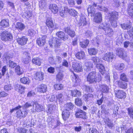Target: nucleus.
Returning <instances> with one entry per match:
<instances>
[{"label": "nucleus", "instance_id": "nucleus-11", "mask_svg": "<svg viewBox=\"0 0 133 133\" xmlns=\"http://www.w3.org/2000/svg\"><path fill=\"white\" fill-rule=\"evenodd\" d=\"M33 107L37 112H40L44 110V108L41 105L37 103H34L33 105Z\"/></svg>", "mask_w": 133, "mask_h": 133}, {"label": "nucleus", "instance_id": "nucleus-35", "mask_svg": "<svg viewBox=\"0 0 133 133\" xmlns=\"http://www.w3.org/2000/svg\"><path fill=\"white\" fill-rule=\"evenodd\" d=\"M79 22L80 24H81L82 25L84 26L86 25L87 22L85 16H81L79 20Z\"/></svg>", "mask_w": 133, "mask_h": 133}, {"label": "nucleus", "instance_id": "nucleus-10", "mask_svg": "<svg viewBox=\"0 0 133 133\" xmlns=\"http://www.w3.org/2000/svg\"><path fill=\"white\" fill-rule=\"evenodd\" d=\"M15 89L21 94H23L24 93V90L25 88L21 85L16 84L15 86Z\"/></svg>", "mask_w": 133, "mask_h": 133}, {"label": "nucleus", "instance_id": "nucleus-39", "mask_svg": "<svg viewBox=\"0 0 133 133\" xmlns=\"http://www.w3.org/2000/svg\"><path fill=\"white\" fill-rule=\"evenodd\" d=\"M115 67L116 69L119 70H122L124 68V64L121 63L119 64L116 63L115 64Z\"/></svg>", "mask_w": 133, "mask_h": 133}, {"label": "nucleus", "instance_id": "nucleus-6", "mask_svg": "<svg viewBox=\"0 0 133 133\" xmlns=\"http://www.w3.org/2000/svg\"><path fill=\"white\" fill-rule=\"evenodd\" d=\"M103 29L105 31V34L107 36L110 37L112 36L113 32L112 30L110 28V25L107 24L106 26L104 27Z\"/></svg>", "mask_w": 133, "mask_h": 133}, {"label": "nucleus", "instance_id": "nucleus-4", "mask_svg": "<svg viewBox=\"0 0 133 133\" xmlns=\"http://www.w3.org/2000/svg\"><path fill=\"white\" fill-rule=\"evenodd\" d=\"M116 52V55L121 58H123L127 56L123 48H118L117 49Z\"/></svg>", "mask_w": 133, "mask_h": 133}, {"label": "nucleus", "instance_id": "nucleus-21", "mask_svg": "<svg viewBox=\"0 0 133 133\" xmlns=\"http://www.w3.org/2000/svg\"><path fill=\"white\" fill-rule=\"evenodd\" d=\"M69 9L67 7H64L63 8L62 7L59 9V13L60 15L62 17H64L66 14L68 12Z\"/></svg>", "mask_w": 133, "mask_h": 133}, {"label": "nucleus", "instance_id": "nucleus-56", "mask_svg": "<svg viewBox=\"0 0 133 133\" xmlns=\"http://www.w3.org/2000/svg\"><path fill=\"white\" fill-rule=\"evenodd\" d=\"M111 25L114 28L116 27L117 26V23L116 20H113L111 21L110 20Z\"/></svg>", "mask_w": 133, "mask_h": 133}, {"label": "nucleus", "instance_id": "nucleus-49", "mask_svg": "<svg viewBox=\"0 0 133 133\" xmlns=\"http://www.w3.org/2000/svg\"><path fill=\"white\" fill-rule=\"evenodd\" d=\"M120 79L122 81L125 82H127L128 81L127 76L124 74H121L120 75Z\"/></svg>", "mask_w": 133, "mask_h": 133}, {"label": "nucleus", "instance_id": "nucleus-5", "mask_svg": "<svg viewBox=\"0 0 133 133\" xmlns=\"http://www.w3.org/2000/svg\"><path fill=\"white\" fill-rule=\"evenodd\" d=\"M115 56L112 52H109L105 53L103 57V59L105 61L109 62H111L112 60L115 58Z\"/></svg>", "mask_w": 133, "mask_h": 133}, {"label": "nucleus", "instance_id": "nucleus-24", "mask_svg": "<svg viewBox=\"0 0 133 133\" xmlns=\"http://www.w3.org/2000/svg\"><path fill=\"white\" fill-rule=\"evenodd\" d=\"M70 115V112L69 111L64 110L62 112V118L65 121L68 119Z\"/></svg>", "mask_w": 133, "mask_h": 133}, {"label": "nucleus", "instance_id": "nucleus-18", "mask_svg": "<svg viewBox=\"0 0 133 133\" xmlns=\"http://www.w3.org/2000/svg\"><path fill=\"white\" fill-rule=\"evenodd\" d=\"M74 105L71 102L66 103L64 105V110L67 111H70L73 109Z\"/></svg>", "mask_w": 133, "mask_h": 133}, {"label": "nucleus", "instance_id": "nucleus-51", "mask_svg": "<svg viewBox=\"0 0 133 133\" xmlns=\"http://www.w3.org/2000/svg\"><path fill=\"white\" fill-rule=\"evenodd\" d=\"M121 26L124 29H128L131 27L130 25L125 24H121Z\"/></svg>", "mask_w": 133, "mask_h": 133}, {"label": "nucleus", "instance_id": "nucleus-58", "mask_svg": "<svg viewBox=\"0 0 133 133\" xmlns=\"http://www.w3.org/2000/svg\"><path fill=\"white\" fill-rule=\"evenodd\" d=\"M109 88L106 85H103L102 87V91L104 92H107L108 91Z\"/></svg>", "mask_w": 133, "mask_h": 133}, {"label": "nucleus", "instance_id": "nucleus-37", "mask_svg": "<svg viewBox=\"0 0 133 133\" xmlns=\"http://www.w3.org/2000/svg\"><path fill=\"white\" fill-rule=\"evenodd\" d=\"M89 41L87 39L84 41L80 42L79 43V45L82 48H85L88 46V44L89 43Z\"/></svg>", "mask_w": 133, "mask_h": 133}, {"label": "nucleus", "instance_id": "nucleus-31", "mask_svg": "<svg viewBox=\"0 0 133 133\" xmlns=\"http://www.w3.org/2000/svg\"><path fill=\"white\" fill-rule=\"evenodd\" d=\"M117 84L119 87L123 89H125L127 88V84L124 82H122L119 80L117 82Z\"/></svg>", "mask_w": 133, "mask_h": 133}, {"label": "nucleus", "instance_id": "nucleus-34", "mask_svg": "<svg viewBox=\"0 0 133 133\" xmlns=\"http://www.w3.org/2000/svg\"><path fill=\"white\" fill-rule=\"evenodd\" d=\"M71 94L72 96L74 97H79L81 95V92L77 90L71 91Z\"/></svg>", "mask_w": 133, "mask_h": 133}, {"label": "nucleus", "instance_id": "nucleus-61", "mask_svg": "<svg viewBox=\"0 0 133 133\" xmlns=\"http://www.w3.org/2000/svg\"><path fill=\"white\" fill-rule=\"evenodd\" d=\"M8 94L4 91H3L0 92V97L6 96Z\"/></svg>", "mask_w": 133, "mask_h": 133}, {"label": "nucleus", "instance_id": "nucleus-7", "mask_svg": "<svg viewBox=\"0 0 133 133\" xmlns=\"http://www.w3.org/2000/svg\"><path fill=\"white\" fill-rule=\"evenodd\" d=\"M72 66L74 70L75 71L79 72H81L82 69L81 64L78 62L74 63L72 64Z\"/></svg>", "mask_w": 133, "mask_h": 133}, {"label": "nucleus", "instance_id": "nucleus-50", "mask_svg": "<svg viewBox=\"0 0 133 133\" xmlns=\"http://www.w3.org/2000/svg\"><path fill=\"white\" fill-rule=\"evenodd\" d=\"M63 77V75L61 73H59L56 76L57 79L59 81L62 80Z\"/></svg>", "mask_w": 133, "mask_h": 133}, {"label": "nucleus", "instance_id": "nucleus-8", "mask_svg": "<svg viewBox=\"0 0 133 133\" xmlns=\"http://www.w3.org/2000/svg\"><path fill=\"white\" fill-rule=\"evenodd\" d=\"M56 35L59 38L63 40L64 41L68 39V36L66 35L65 36V34L63 31H58L56 33Z\"/></svg>", "mask_w": 133, "mask_h": 133}, {"label": "nucleus", "instance_id": "nucleus-62", "mask_svg": "<svg viewBox=\"0 0 133 133\" xmlns=\"http://www.w3.org/2000/svg\"><path fill=\"white\" fill-rule=\"evenodd\" d=\"M35 93L32 91H31L28 93L27 94V96L28 97H30L34 96L35 95Z\"/></svg>", "mask_w": 133, "mask_h": 133}, {"label": "nucleus", "instance_id": "nucleus-53", "mask_svg": "<svg viewBox=\"0 0 133 133\" xmlns=\"http://www.w3.org/2000/svg\"><path fill=\"white\" fill-rule=\"evenodd\" d=\"M128 114L131 118H133V109L129 108L128 109Z\"/></svg>", "mask_w": 133, "mask_h": 133}, {"label": "nucleus", "instance_id": "nucleus-44", "mask_svg": "<svg viewBox=\"0 0 133 133\" xmlns=\"http://www.w3.org/2000/svg\"><path fill=\"white\" fill-rule=\"evenodd\" d=\"M75 103L77 106H81L82 104V101L81 99L79 98H76L75 99Z\"/></svg>", "mask_w": 133, "mask_h": 133}, {"label": "nucleus", "instance_id": "nucleus-54", "mask_svg": "<svg viewBox=\"0 0 133 133\" xmlns=\"http://www.w3.org/2000/svg\"><path fill=\"white\" fill-rule=\"evenodd\" d=\"M8 65L10 67L12 68H14L16 66V63L10 60L9 61Z\"/></svg>", "mask_w": 133, "mask_h": 133}, {"label": "nucleus", "instance_id": "nucleus-42", "mask_svg": "<svg viewBox=\"0 0 133 133\" xmlns=\"http://www.w3.org/2000/svg\"><path fill=\"white\" fill-rule=\"evenodd\" d=\"M56 106L55 105L50 104L48 105V112H47L51 114V112L55 109Z\"/></svg>", "mask_w": 133, "mask_h": 133}, {"label": "nucleus", "instance_id": "nucleus-40", "mask_svg": "<svg viewBox=\"0 0 133 133\" xmlns=\"http://www.w3.org/2000/svg\"><path fill=\"white\" fill-rule=\"evenodd\" d=\"M15 72L18 75H20L23 73L22 68H20L19 66H17L15 68Z\"/></svg>", "mask_w": 133, "mask_h": 133}, {"label": "nucleus", "instance_id": "nucleus-22", "mask_svg": "<svg viewBox=\"0 0 133 133\" xmlns=\"http://www.w3.org/2000/svg\"><path fill=\"white\" fill-rule=\"evenodd\" d=\"M110 17H109L110 20L112 21L113 20H116L118 18V13L116 11H113L111 13H109Z\"/></svg>", "mask_w": 133, "mask_h": 133}, {"label": "nucleus", "instance_id": "nucleus-26", "mask_svg": "<svg viewBox=\"0 0 133 133\" xmlns=\"http://www.w3.org/2000/svg\"><path fill=\"white\" fill-rule=\"evenodd\" d=\"M127 11L129 15L133 18V3L129 4Z\"/></svg>", "mask_w": 133, "mask_h": 133}, {"label": "nucleus", "instance_id": "nucleus-12", "mask_svg": "<svg viewBox=\"0 0 133 133\" xmlns=\"http://www.w3.org/2000/svg\"><path fill=\"white\" fill-rule=\"evenodd\" d=\"M116 96L119 98H122L125 97V93L122 90H118L115 91Z\"/></svg>", "mask_w": 133, "mask_h": 133}, {"label": "nucleus", "instance_id": "nucleus-63", "mask_svg": "<svg viewBox=\"0 0 133 133\" xmlns=\"http://www.w3.org/2000/svg\"><path fill=\"white\" fill-rule=\"evenodd\" d=\"M49 100L51 102H53L55 101L56 99L55 96L54 95H52L50 96L49 97Z\"/></svg>", "mask_w": 133, "mask_h": 133}, {"label": "nucleus", "instance_id": "nucleus-33", "mask_svg": "<svg viewBox=\"0 0 133 133\" xmlns=\"http://www.w3.org/2000/svg\"><path fill=\"white\" fill-rule=\"evenodd\" d=\"M20 81L21 82L25 84H29L30 82V81L29 78L24 77L21 78Z\"/></svg>", "mask_w": 133, "mask_h": 133}, {"label": "nucleus", "instance_id": "nucleus-30", "mask_svg": "<svg viewBox=\"0 0 133 133\" xmlns=\"http://www.w3.org/2000/svg\"><path fill=\"white\" fill-rule=\"evenodd\" d=\"M15 27L17 29L20 31H22L24 29V25L21 22H18L16 24Z\"/></svg>", "mask_w": 133, "mask_h": 133}, {"label": "nucleus", "instance_id": "nucleus-55", "mask_svg": "<svg viewBox=\"0 0 133 133\" xmlns=\"http://www.w3.org/2000/svg\"><path fill=\"white\" fill-rule=\"evenodd\" d=\"M23 16H25L26 18H27L32 16L30 12L26 11L25 12L23 15Z\"/></svg>", "mask_w": 133, "mask_h": 133}, {"label": "nucleus", "instance_id": "nucleus-32", "mask_svg": "<svg viewBox=\"0 0 133 133\" xmlns=\"http://www.w3.org/2000/svg\"><path fill=\"white\" fill-rule=\"evenodd\" d=\"M84 56V53L82 51L77 52L76 55V57L77 59H80L83 58Z\"/></svg>", "mask_w": 133, "mask_h": 133}, {"label": "nucleus", "instance_id": "nucleus-64", "mask_svg": "<svg viewBox=\"0 0 133 133\" xmlns=\"http://www.w3.org/2000/svg\"><path fill=\"white\" fill-rule=\"evenodd\" d=\"M125 133H133V129L132 128L127 130L125 131Z\"/></svg>", "mask_w": 133, "mask_h": 133}, {"label": "nucleus", "instance_id": "nucleus-46", "mask_svg": "<svg viewBox=\"0 0 133 133\" xmlns=\"http://www.w3.org/2000/svg\"><path fill=\"white\" fill-rule=\"evenodd\" d=\"M92 60L93 62V63L95 65L98 64L100 61V59L96 57H93Z\"/></svg>", "mask_w": 133, "mask_h": 133}, {"label": "nucleus", "instance_id": "nucleus-28", "mask_svg": "<svg viewBox=\"0 0 133 133\" xmlns=\"http://www.w3.org/2000/svg\"><path fill=\"white\" fill-rule=\"evenodd\" d=\"M32 62L33 63L35 64L40 66L41 64L42 60L40 58L38 57L32 59Z\"/></svg>", "mask_w": 133, "mask_h": 133}, {"label": "nucleus", "instance_id": "nucleus-57", "mask_svg": "<svg viewBox=\"0 0 133 133\" xmlns=\"http://www.w3.org/2000/svg\"><path fill=\"white\" fill-rule=\"evenodd\" d=\"M4 89L5 91H9L11 90L12 88L10 85H6L4 86Z\"/></svg>", "mask_w": 133, "mask_h": 133}, {"label": "nucleus", "instance_id": "nucleus-41", "mask_svg": "<svg viewBox=\"0 0 133 133\" xmlns=\"http://www.w3.org/2000/svg\"><path fill=\"white\" fill-rule=\"evenodd\" d=\"M56 98L60 103H62L64 100V97L63 94L61 93L58 94L56 96Z\"/></svg>", "mask_w": 133, "mask_h": 133}, {"label": "nucleus", "instance_id": "nucleus-48", "mask_svg": "<svg viewBox=\"0 0 133 133\" xmlns=\"http://www.w3.org/2000/svg\"><path fill=\"white\" fill-rule=\"evenodd\" d=\"M55 89L56 90H60L63 89V85L62 84H55L54 85Z\"/></svg>", "mask_w": 133, "mask_h": 133}, {"label": "nucleus", "instance_id": "nucleus-2", "mask_svg": "<svg viewBox=\"0 0 133 133\" xmlns=\"http://www.w3.org/2000/svg\"><path fill=\"white\" fill-rule=\"evenodd\" d=\"M49 44L52 48H57L61 44L60 41L55 37L51 38L49 41Z\"/></svg>", "mask_w": 133, "mask_h": 133}, {"label": "nucleus", "instance_id": "nucleus-14", "mask_svg": "<svg viewBox=\"0 0 133 133\" xmlns=\"http://www.w3.org/2000/svg\"><path fill=\"white\" fill-rule=\"evenodd\" d=\"M76 116L77 118H80L83 119H86V113L82 110H78L77 112L76 113Z\"/></svg>", "mask_w": 133, "mask_h": 133}, {"label": "nucleus", "instance_id": "nucleus-43", "mask_svg": "<svg viewBox=\"0 0 133 133\" xmlns=\"http://www.w3.org/2000/svg\"><path fill=\"white\" fill-rule=\"evenodd\" d=\"M49 63L51 65H54L56 64V62L53 56L49 57L48 58Z\"/></svg>", "mask_w": 133, "mask_h": 133}, {"label": "nucleus", "instance_id": "nucleus-29", "mask_svg": "<svg viewBox=\"0 0 133 133\" xmlns=\"http://www.w3.org/2000/svg\"><path fill=\"white\" fill-rule=\"evenodd\" d=\"M43 73L41 72H37L35 74V78L38 80H42L43 79Z\"/></svg>", "mask_w": 133, "mask_h": 133}, {"label": "nucleus", "instance_id": "nucleus-19", "mask_svg": "<svg viewBox=\"0 0 133 133\" xmlns=\"http://www.w3.org/2000/svg\"><path fill=\"white\" fill-rule=\"evenodd\" d=\"M0 25L3 28L8 27L9 26V20L8 19H3L0 22Z\"/></svg>", "mask_w": 133, "mask_h": 133}, {"label": "nucleus", "instance_id": "nucleus-9", "mask_svg": "<svg viewBox=\"0 0 133 133\" xmlns=\"http://www.w3.org/2000/svg\"><path fill=\"white\" fill-rule=\"evenodd\" d=\"M46 36H43L41 38H39L37 39L36 42L37 44L40 46H41L44 45L46 42Z\"/></svg>", "mask_w": 133, "mask_h": 133}, {"label": "nucleus", "instance_id": "nucleus-13", "mask_svg": "<svg viewBox=\"0 0 133 133\" xmlns=\"http://www.w3.org/2000/svg\"><path fill=\"white\" fill-rule=\"evenodd\" d=\"M37 91L41 93H45L47 90V88L46 85L42 84L39 85L37 88Z\"/></svg>", "mask_w": 133, "mask_h": 133}, {"label": "nucleus", "instance_id": "nucleus-45", "mask_svg": "<svg viewBox=\"0 0 133 133\" xmlns=\"http://www.w3.org/2000/svg\"><path fill=\"white\" fill-rule=\"evenodd\" d=\"M68 12L70 14L74 17L76 16L77 14V11L72 9H69Z\"/></svg>", "mask_w": 133, "mask_h": 133}, {"label": "nucleus", "instance_id": "nucleus-60", "mask_svg": "<svg viewBox=\"0 0 133 133\" xmlns=\"http://www.w3.org/2000/svg\"><path fill=\"white\" fill-rule=\"evenodd\" d=\"M55 68L52 67L48 68V71L49 72L53 74L55 72Z\"/></svg>", "mask_w": 133, "mask_h": 133}, {"label": "nucleus", "instance_id": "nucleus-3", "mask_svg": "<svg viewBox=\"0 0 133 133\" xmlns=\"http://www.w3.org/2000/svg\"><path fill=\"white\" fill-rule=\"evenodd\" d=\"M101 80V77L99 73L97 75L96 72H92V83H95L96 82H99Z\"/></svg>", "mask_w": 133, "mask_h": 133}, {"label": "nucleus", "instance_id": "nucleus-15", "mask_svg": "<svg viewBox=\"0 0 133 133\" xmlns=\"http://www.w3.org/2000/svg\"><path fill=\"white\" fill-rule=\"evenodd\" d=\"M28 40L27 38L25 36H23L17 39V41L18 44L22 45H25Z\"/></svg>", "mask_w": 133, "mask_h": 133}, {"label": "nucleus", "instance_id": "nucleus-25", "mask_svg": "<svg viewBox=\"0 0 133 133\" xmlns=\"http://www.w3.org/2000/svg\"><path fill=\"white\" fill-rule=\"evenodd\" d=\"M97 68L99 70V71L103 75L105 72V69L104 66L102 64H98L96 65Z\"/></svg>", "mask_w": 133, "mask_h": 133}, {"label": "nucleus", "instance_id": "nucleus-36", "mask_svg": "<svg viewBox=\"0 0 133 133\" xmlns=\"http://www.w3.org/2000/svg\"><path fill=\"white\" fill-rule=\"evenodd\" d=\"M105 124L109 128H112L114 126L113 123L111 121L109 118H107L104 120Z\"/></svg>", "mask_w": 133, "mask_h": 133}, {"label": "nucleus", "instance_id": "nucleus-59", "mask_svg": "<svg viewBox=\"0 0 133 133\" xmlns=\"http://www.w3.org/2000/svg\"><path fill=\"white\" fill-rule=\"evenodd\" d=\"M22 111L21 110H18L16 112V116L17 117L21 118V116L22 115Z\"/></svg>", "mask_w": 133, "mask_h": 133}, {"label": "nucleus", "instance_id": "nucleus-17", "mask_svg": "<svg viewBox=\"0 0 133 133\" xmlns=\"http://www.w3.org/2000/svg\"><path fill=\"white\" fill-rule=\"evenodd\" d=\"M102 20V17L101 14L98 12L94 16V21L97 23L100 22Z\"/></svg>", "mask_w": 133, "mask_h": 133}, {"label": "nucleus", "instance_id": "nucleus-1", "mask_svg": "<svg viewBox=\"0 0 133 133\" xmlns=\"http://www.w3.org/2000/svg\"><path fill=\"white\" fill-rule=\"evenodd\" d=\"M1 36L2 40L5 41H11L13 39V37L12 34L6 31L3 32Z\"/></svg>", "mask_w": 133, "mask_h": 133}, {"label": "nucleus", "instance_id": "nucleus-27", "mask_svg": "<svg viewBox=\"0 0 133 133\" xmlns=\"http://www.w3.org/2000/svg\"><path fill=\"white\" fill-rule=\"evenodd\" d=\"M47 3L46 0H39V5L41 9H45Z\"/></svg>", "mask_w": 133, "mask_h": 133}, {"label": "nucleus", "instance_id": "nucleus-16", "mask_svg": "<svg viewBox=\"0 0 133 133\" xmlns=\"http://www.w3.org/2000/svg\"><path fill=\"white\" fill-rule=\"evenodd\" d=\"M46 25L49 28H53L54 26V24L52 18L51 17H48L46 19Z\"/></svg>", "mask_w": 133, "mask_h": 133}, {"label": "nucleus", "instance_id": "nucleus-23", "mask_svg": "<svg viewBox=\"0 0 133 133\" xmlns=\"http://www.w3.org/2000/svg\"><path fill=\"white\" fill-rule=\"evenodd\" d=\"M64 31L71 37H74L75 35V32L74 31L70 29L69 27L65 28L64 29Z\"/></svg>", "mask_w": 133, "mask_h": 133}, {"label": "nucleus", "instance_id": "nucleus-20", "mask_svg": "<svg viewBox=\"0 0 133 133\" xmlns=\"http://www.w3.org/2000/svg\"><path fill=\"white\" fill-rule=\"evenodd\" d=\"M49 8L54 14L57 13L58 10V7L55 4H51L49 6Z\"/></svg>", "mask_w": 133, "mask_h": 133}, {"label": "nucleus", "instance_id": "nucleus-52", "mask_svg": "<svg viewBox=\"0 0 133 133\" xmlns=\"http://www.w3.org/2000/svg\"><path fill=\"white\" fill-rule=\"evenodd\" d=\"M36 31L31 29L29 30L28 31V34L29 35L31 36H34L36 34Z\"/></svg>", "mask_w": 133, "mask_h": 133}, {"label": "nucleus", "instance_id": "nucleus-47", "mask_svg": "<svg viewBox=\"0 0 133 133\" xmlns=\"http://www.w3.org/2000/svg\"><path fill=\"white\" fill-rule=\"evenodd\" d=\"M91 95L89 94L87 95L85 94L83 96L84 98V100L85 101H88L91 99Z\"/></svg>", "mask_w": 133, "mask_h": 133}, {"label": "nucleus", "instance_id": "nucleus-38", "mask_svg": "<svg viewBox=\"0 0 133 133\" xmlns=\"http://www.w3.org/2000/svg\"><path fill=\"white\" fill-rule=\"evenodd\" d=\"M91 63L90 62H87L85 63L84 67L85 70L87 71H89L91 70Z\"/></svg>", "mask_w": 133, "mask_h": 133}]
</instances>
